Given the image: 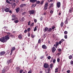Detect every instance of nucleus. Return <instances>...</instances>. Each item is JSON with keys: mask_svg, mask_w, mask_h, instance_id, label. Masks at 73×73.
<instances>
[{"mask_svg": "<svg viewBox=\"0 0 73 73\" xmlns=\"http://www.w3.org/2000/svg\"><path fill=\"white\" fill-rule=\"evenodd\" d=\"M48 3H46L44 6V10L45 11V10H46L48 9Z\"/></svg>", "mask_w": 73, "mask_h": 73, "instance_id": "1", "label": "nucleus"}, {"mask_svg": "<svg viewBox=\"0 0 73 73\" xmlns=\"http://www.w3.org/2000/svg\"><path fill=\"white\" fill-rule=\"evenodd\" d=\"M0 41H1V42H6V40H5V38H4V37H3L2 38H1L0 39Z\"/></svg>", "mask_w": 73, "mask_h": 73, "instance_id": "2", "label": "nucleus"}, {"mask_svg": "<svg viewBox=\"0 0 73 73\" xmlns=\"http://www.w3.org/2000/svg\"><path fill=\"white\" fill-rule=\"evenodd\" d=\"M13 62L12 61V59H10V60H8L7 61V65H9L10 64L12 63Z\"/></svg>", "mask_w": 73, "mask_h": 73, "instance_id": "3", "label": "nucleus"}, {"mask_svg": "<svg viewBox=\"0 0 73 73\" xmlns=\"http://www.w3.org/2000/svg\"><path fill=\"white\" fill-rule=\"evenodd\" d=\"M30 15H33L35 13V10H30L29 11Z\"/></svg>", "mask_w": 73, "mask_h": 73, "instance_id": "4", "label": "nucleus"}, {"mask_svg": "<svg viewBox=\"0 0 73 73\" xmlns=\"http://www.w3.org/2000/svg\"><path fill=\"white\" fill-rule=\"evenodd\" d=\"M5 39L6 40H8L9 39V35H7L5 36L4 37Z\"/></svg>", "mask_w": 73, "mask_h": 73, "instance_id": "5", "label": "nucleus"}, {"mask_svg": "<svg viewBox=\"0 0 73 73\" xmlns=\"http://www.w3.org/2000/svg\"><path fill=\"white\" fill-rule=\"evenodd\" d=\"M61 6V3H60V2H58L56 3V7L58 8H60V6Z\"/></svg>", "mask_w": 73, "mask_h": 73, "instance_id": "6", "label": "nucleus"}, {"mask_svg": "<svg viewBox=\"0 0 73 73\" xmlns=\"http://www.w3.org/2000/svg\"><path fill=\"white\" fill-rule=\"evenodd\" d=\"M5 54V52L4 51H2L0 52V56H2Z\"/></svg>", "mask_w": 73, "mask_h": 73, "instance_id": "7", "label": "nucleus"}, {"mask_svg": "<svg viewBox=\"0 0 73 73\" xmlns=\"http://www.w3.org/2000/svg\"><path fill=\"white\" fill-rule=\"evenodd\" d=\"M49 66V65L47 63H44V67L45 68H48Z\"/></svg>", "mask_w": 73, "mask_h": 73, "instance_id": "8", "label": "nucleus"}, {"mask_svg": "<svg viewBox=\"0 0 73 73\" xmlns=\"http://www.w3.org/2000/svg\"><path fill=\"white\" fill-rule=\"evenodd\" d=\"M52 53H54L55 51L56 50V48H55V47H53L52 48Z\"/></svg>", "mask_w": 73, "mask_h": 73, "instance_id": "9", "label": "nucleus"}, {"mask_svg": "<svg viewBox=\"0 0 73 73\" xmlns=\"http://www.w3.org/2000/svg\"><path fill=\"white\" fill-rule=\"evenodd\" d=\"M42 48L44 49H46L47 48V46L45 44H44L42 46Z\"/></svg>", "mask_w": 73, "mask_h": 73, "instance_id": "10", "label": "nucleus"}, {"mask_svg": "<svg viewBox=\"0 0 73 73\" xmlns=\"http://www.w3.org/2000/svg\"><path fill=\"white\" fill-rule=\"evenodd\" d=\"M25 6H26V4H21L20 5V8H23V7H25Z\"/></svg>", "mask_w": 73, "mask_h": 73, "instance_id": "11", "label": "nucleus"}, {"mask_svg": "<svg viewBox=\"0 0 73 73\" xmlns=\"http://www.w3.org/2000/svg\"><path fill=\"white\" fill-rule=\"evenodd\" d=\"M4 69H5L6 71H7V70H9V66H6L5 67Z\"/></svg>", "mask_w": 73, "mask_h": 73, "instance_id": "12", "label": "nucleus"}, {"mask_svg": "<svg viewBox=\"0 0 73 73\" xmlns=\"http://www.w3.org/2000/svg\"><path fill=\"white\" fill-rule=\"evenodd\" d=\"M18 37L19 39V40L20 39H22V37H22V35H21V34L19 35L18 36Z\"/></svg>", "mask_w": 73, "mask_h": 73, "instance_id": "13", "label": "nucleus"}, {"mask_svg": "<svg viewBox=\"0 0 73 73\" xmlns=\"http://www.w3.org/2000/svg\"><path fill=\"white\" fill-rule=\"evenodd\" d=\"M16 6V3H13V4H11V6L13 8H14Z\"/></svg>", "mask_w": 73, "mask_h": 73, "instance_id": "14", "label": "nucleus"}, {"mask_svg": "<svg viewBox=\"0 0 73 73\" xmlns=\"http://www.w3.org/2000/svg\"><path fill=\"white\" fill-rule=\"evenodd\" d=\"M68 17L66 18V21L64 22V23L65 24H68Z\"/></svg>", "mask_w": 73, "mask_h": 73, "instance_id": "15", "label": "nucleus"}, {"mask_svg": "<svg viewBox=\"0 0 73 73\" xmlns=\"http://www.w3.org/2000/svg\"><path fill=\"white\" fill-rule=\"evenodd\" d=\"M48 29H49V28H48L46 27L44 29V32H48Z\"/></svg>", "mask_w": 73, "mask_h": 73, "instance_id": "16", "label": "nucleus"}, {"mask_svg": "<svg viewBox=\"0 0 73 73\" xmlns=\"http://www.w3.org/2000/svg\"><path fill=\"white\" fill-rule=\"evenodd\" d=\"M16 69L17 70V71L18 73H19V72H20V68L19 67H17L16 68Z\"/></svg>", "mask_w": 73, "mask_h": 73, "instance_id": "17", "label": "nucleus"}, {"mask_svg": "<svg viewBox=\"0 0 73 73\" xmlns=\"http://www.w3.org/2000/svg\"><path fill=\"white\" fill-rule=\"evenodd\" d=\"M16 11V12L17 13H19V11H20V8H17L15 9Z\"/></svg>", "mask_w": 73, "mask_h": 73, "instance_id": "18", "label": "nucleus"}, {"mask_svg": "<svg viewBox=\"0 0 73 73\" xmlns=\"http://www.w3.org/2000/svg\"><path fill=\"white\" fill-rule=\"evenodd\" d=\"M5 11L6 12H8L9 11V9L8 8H6L5 9Z\"/></svg>", "mask_w": 73, "mask_h": 73, "instance_id": "19", "label": "nucleus"}, {"mask_svg": "<svg viewBox=\"0 0 73 73\" xmlns=\"http://www.w3.org/2000/svg\"><path fill=\"white\" fill-rule=\"evenodd\" d=\"M44 1H45L44 0L41 1L40 3V5H43L44 3Z\"/></svg>", "mask_w": 73, "mask_h": 73, "instance_id": "20", "label": "nucleus"}, {"mask_svg": "<svg viewBox=\"0 0 73 73\" xmlns=\"http://www.w3.org/2000/svg\"><path fill=\"white\" fill-rule=\"evenodd\" d=\"M6 70H5L4 68L2 70V73H6Z\"/></svg>", "mask_w": 73, "mask_h": 73, "instance_id": "21", "label": "nucleus"}, {"mask_svg": "<svg viewBox=\"0 0 73 73\" xmlns=\"http://www.w3.org/2000/svg\"><path fill=\"white\" fill-rule=\"evenodd\" d=\"M15 50V47H13L11 49V53H12V52H13V51H14Z\"/></svg>", "mask_w": 73, "mask_h": 73, "instance_id": "22", "label": "nucleus"}, {"mask_svg": "<svg viewBox=\"0 0 73 73\" xmlns=\"http://www.w3.org/2000/svg\"><path fill=\"white\" fill-rule=\"evenodd\" d=\"M30 2L31 3H33V2H35L37 0H30Z\"/></svg>", "mask_w": 73, "mask_h": 73, "instance_id": "23", "label": "nucleus"}, {"mask_svg": "<svg viewBox=\"0 0 73 73\" xmlns=\"http://www.w3.org/2000/svg\"><path fill=\"white\" fill-rule=\"evenodd\" d=\"M64 23L63 22H61L60 24L61 27H62L64 26Z\"/></svg>", "mask_w": 73, "mask_h": 73, "instance_id": "24", "label": "nucleus"}, {"mask_svg": "<svg viewBox=\"0 0 73 73\" xmlns=\"http://www.w3.org/2000/svg\"><path fill=\"white\" fill-rule=\"evenodd\" d=\"M40 1H37L36 0V5L37 4H40Z\"/></svg>", "mask_w": 73, "mask_h": 73, "instance_id": "25", "label": "nucleus"}, {"mask_svg": "<svg viewBox=\"0 0 73 73\" xmlns=\"http://www.w3.org/2000/svg\"><path fill=\"white\" fill-rule=\"evenodd\" d=\"M6 2L8 4H11V3L10 2L8 1V0H6Z\"/></svg>", "mask_w": 73, "mask_h": 73, "instance_id": "26", "label": "nucleus"}, {"mask_svg": "<svg viewBox=\"0 0 73 73\" xmlns=\"http://www.w3.org/2000/svg\"><path fill=\"white\" fill-rule=\"evenodd\" d=\"M38 27H37V26H36V27H35V28H34V32H35V31H36V30H37V28H38Z\"/></svg>", "mask_w": 73, "mask_h": 73, "instance_id": "27", "label": "nucleus"}, {"mask_svg": "<svg viewBox=\"0 0 73 73\" xmlns=\"http://www.w3.org/2000/svg\"><path fill=\"white\" fill-rule=\"evenodd\" d=\"M37 5L36 3H35V4H33L31 6L32 7H35Z\"/></svg>", "mask_w": 73, "mask_h": 73, "instance_id": "28", "label": "nucleus"}, {"mask_svg": "<svg viewBox=\"0 0 73 73\" xmlns=\"http://www.w3.org/2000/svg\"><path fill=\"white\" fill-rule=\"evenodd\" d=\"M72 10H73V9L71 8H70V9L69 10V13H71V12H72Z\"/></svg>", "mask_w": 73, "mask_h": 73, "instance_id": "29", "label": "nucleus"}, {"mask_svg": "<svg viewBox=\"0 0 73 73\" xmlns=\"http://www.w3.org/2000/svg\"><path fill=\"white\" fill-rule=\"evenodd\" d=\"M52 28H51L48 29V32H51V31H52Z\"/></svg>", "mask_w": 73, "mask_h": 73, "instance_id": "30", "label": "nucleus"}, {"mask_svg": "<svg viewBox=\"0 0 73 73\" xmlns=\"http://www.w3.org/2000/svg\"><path fill=\"white\" fill-rule=\"evenodd\" d=\"M68 57L69 59H71L72 58L73 56H72V55H70Z\"/></svg>", "mask_w": 73, "mask_h": 73, "instance_id": "31", "label": "nucleus"}, {"mask_svg": "<svg viewBox=\"0 0 73 73\" xmlns=\"http://www.w3.org/2000/svg\"><path fill=\"white\" fill-rule=\"evenodd\" d=\"M14 22L15 23H19V21L18 20H16L15 21H14Z\"/></svg>", "mask_w": 73, "mask_h": 73, "instance_id": "32", "label": "nucleus"}, {"mask_svg": "<svg viewBox=\"0 0 73 73\" xmlns=\"http://www.w3.org/2000/svg\"><path fill=\"white\" fill-rule=\"evenodd\" d=\"M55 73H57V72H58V68H55Z\"/></svg>", "mask_w": 73, "mask_h": 73, "instance_id": "33", "label": "nucleus"}, {"mask_svg": "<svg viewBox=\"0 0 73 73\" xmlns=\"http://www.w3.org/2000/svg\"><path fill=\"white\" fill-rule=\"evenodd\" d=\"M21 20L23 21H24L25 20V18L24 17H22L21 18Z\"/></svg>", "mask_w": 73, "mask_h": 73, "instance_id": "34", "label": "nucleus"}, {"mask_svg": "<svg viewBox=\"0 0 73 73\" xmlns=\"http://www.w3.org/2000/svg\"><path fill=\"white\" fill-rule=\"evenodd\" d=\"M19 71V73H22L23 72V70L22 69L20 70Z\"/></svg>", "mask_w": 73, "mask_h": 73, "instance_id": "35", "label": "nucleus"}, {"mask_svg": "<svg viewBox=\"0 0 73 73\" xmlns=\"http://www.w3.org/2000/svg\"><path fill=\"white\" fill-rule=\"evenodd\" d=\"M16 16L15 15H14V14H13L12 15V17H13V18H15V17H16Z\"/></svg>", "mask_w": 73, "mask_h": 73, "instance_id": "36", "label": "nucleus"}, {"mask_svg": "<svg viewBox=\"0 0 73 73\" xmlns=\"http://www.w3.org/2000/svg\"><path fill=\"white\" fill-rule=\"evenodd\" d=\"M50 14H52V13H53V10H51L50 11Z\"/></svg>", "mask_w": 73, "mask_h": 73, "instance_id": "37", "label": "nucleus"}, {"mask_svg": "<svg viewBox=\"0 0 73 73\" xmlns=\"http://www.w3.org/2000/svg\"><path fill=\"white\" fill-rule=\"evenodd\" d=\"M53 64L52 63L50 65V68H52L53 67Z\"/></svg>", "mask_w": 73, "mask_h": 73, "instance_id": "38", "label": "nucleus"}, {"mask_svg": "<svg viewBox=\"0 0 73 73\" xmlns=\"http://www.w3.org/2000/svg\"><path fill=\"white\" fill-rule=\"evenodd\" d=\"M53 3H51L50 4V6L49 7V8L50 9V8H51V7H53Z\"/></svg>", "mask_w": 73, "mask_h": 73, "instance_id": "39", "label": "nucleus"}, {"mask_svg": "<svg viewBox=\"0 0 73 73\" xmlns=\"http://www.w3.org/2000/svg\"><path fill=\"white\" fill-rule=\"evenodd\" d=\"M16 19H17V18H12L11 20H12L13 21V20H15Z\"/></svg>", "mask_w": 73, "mask_h": 73, "instance_id": "40", "label": "nucleus"}, {"mask_svg": "<svg viewBox=\"0 0 73 73\" xmlns=\"http://www.w3.org/2000/svg\"><path fill=\"white\" fill-rule=\"evenodd\" d=\"M32 71L31 70H30V71H29L28 72V73H32Z\"/></svg>", "mask_w": 73, "mask_h": 73, "instance_id": "41", "label": "nucleus"}, {"mask_svg": "<svg viewBox=\"0 0 73 73\" xmlns=\"http://www.w3.org/2000/svg\"><path fill=\"white\" fill-rule=\"evenodd\" d=\"M64 33L65 35H67V34H68V31H65L64 32Z\"/></svg>", "mask_w": 73, "mask_h": 73, "instance_id": "42", "label": "nucleus"}, {"mask_svg": "<svg viewBox=\"0 0 73 73\" xmlns=\"http://www.w3.org/2000/svg\"><path fill=\"white\" fill-rule=\"evenodd\" d=\"M38 44H40V43H41V39H40L38 40Z\"/></svg>", "mask_w": 73, "mask_h": 73, "instance_id": "43", "label": "nucleus"}, {"mask_svg": "<svg viewBox=\"0 0 73 73\" xmlns=\"http://www.w3.org/2000/svg\"><path fill=\"white\" fill-rule=\"evenodd\" d=\"M47 58L48 60H50L51 58V57L50 56L47 57Z\"/></svg>", "mask_w": 73, "mask_h": 73, "instance_id": "44", "label": "nucleus"}, {"mask_svg": "<svg viewBox=\"0 0 73 73\" xmlns=\"http://www.w3.org/2000/svg\"><path fill=\"white\" fill-rule=\"evenodd\" d=\"M27 31L28 32H29V31H31V28H28L27 29Z\"/></svg>", "mask_w": 73, "mask_h": 73, "instance_id": "45", "label": "nucleus"}, {"mask_svg": "<svg viewBox=\"0 0 73 73\" xmlns=\"http://www.w3.org/2000/svg\"><path fill=\"white\" fill-rule=\"evenodd\" d=\"M34 23H32L31 25H30V27H32L34 25Z\"/></svg>", "mask_w": 73, "mask_h": 73, "instance_id": "46", "label": "nucleus"}, {"mask_svg": "<svg viewBox=\"0 0 73 73\" xmlns=\"http://www.w3.org/2000/svg\"><path fill=\"white\" fill-rule=\"evenodd\" d=\"M26 13V12H24L22 13V15H25Z\"/></svg>", "mask_w": 73, "mask_h": 73, "instance_id": "47", "label": "nucleus"}, {"mask_svg": "<svg viewBox=\"0 0 73 73\" xmlns=\"http://www.w3.org/2000/svg\"><path fill=\"white\" fill-rule=\"evenodd\" d=\"M62 50V49H60V48H58V52H60Z\"/></svg>", "mask_w": 73, "mask_h": 73, "instance_id": "48", "label": "nucleus"}, {"mask_svg": "<svg viewBox=\"0 0 73 73\" xmlns=\"http://www.w3.org/2000/svg\"><path fill=\"white\" fill-rule=\"evenodd\" d=\"M50 68L49 67L47 69V71L48 72H50Z\"/></svg>", "mask_w": 73, "mask_h": 73, "instance_id": "49", "label": "nucleus"}, {"mask_svg": "<svg viewBox=\"0 0 73 73\" xmlns=\"http://www.w3.org/2000/svg\"><path fill=\"white\" fill-rule=\"evenodd\" d=\"M59 44V43L58 42H56V45L57 46H58V44Z\"/></svg>", "mask_w": 73, "mask_h": 73, "instance_id": "50", "label": "nucleus"}, {"mask_svg": "<svg viewBox=\"0 0 73 73\" xmlns=\"http://www.w3.org/2000/svg\"><path fill=\"white\" fill-rule=\"evenodd\" d=\"M54 28H55V26H53L52 27V29L53 30V29H54Z\"/></svg>", "mask_w": 73, "mask_h": 73, "instance_id": "51", "label": "nucleus"}, {"mask_svg": "<svg viewBox=\"0 0 73 73\" xmlns=\"http://www.w3.org/2000/svg\"><path fill=\"white\" fill-rule=\"evenodd\" d=\"M70 64H71V65H73V61H72V60H71V61H70Z\"/></svg>", "mask_w": 73, "mask_h": 73, "instance_id": "52", "label": "nucleus"}, {"mask_svg": "<svg viewBox=\"0 0 73 73\" xmlns=\"http://www.w3.org/2000/svg\"><path fill=\"white\" fill-rule=\"evenodd\" d=\"M60 58H58L57 59V61L58 62H60Z\"/></svg>", "mask_w": 73, "mask_h": 73, "instance_id": "53", "label": "nucleus"}, {"mask_svg": "<svg viewBox=\"0 0 73 73\" xmlns=\"http://www.w3.org/2000/svg\"><path fill=\"white\" fill-rule=\"evenodd\" d=\"M31 21H29L28 23V25H30L31 24Z\"/></svg>", "mask_w": 73, "mask_h": 73, "instance_id": "54", "label": "nucleus"}, {"mask_svg": "<svg viewBox=\"0 0 73 73\" xmlns=\"http://www.w3.org/2000/svg\"><path fill=\"white\" fill-rule=\"evenodd\" d=\"M55 62H56V60L54 59L53 60V63H55Z\"/></svg>", "mask_w": 73, "mask_h": 73, "instance_id": "55", "label": "nucleus"}, {"mask_svg": "<svg viewBox=\"0 0 73 73\" xmlns=\"http://www.w3.org/2000/svg\"><path fill=\"white\" fill-rule=\"evenodd\" d=\"M54 46H55V47H56V48H57V46H56V44H54Z\"/></svg>", "mask_w": 73, "mask_h": 73, "instance_id": "56", "label": "nucleus"}, {"mask_svg": "<svg viewBox=\"0 0 73 73\" xmlns=\"http://www.w3.org/2000/svg\"><path fill=\"white\" fill-rule=\"evenodd\" d=\"M67 72L68 73H70V70H68L67 71Z\"/></svg>", "mask_w": 73, "mask_h": 73, "instance_id": "57", "label": "nucleus"}, {"mask_svg": "<svg viewBox=\"0 0 73 73\" xmlns=\"http://www.w3.org/2000/svg\"><path fill=\"white\" fill-rule=\"evenodd\" d=\"M67 35H66L64 36V38H66V39L67 38Z\"/></svg>", "mask_w": 73, "mask_h": 73, "instance_id": "58", "label": "nucleus"}, {"mask_svg": "<svg viewBox=\"0 0 73 73\" xmlns=\"http://www.w3.org/2000/svg\"><path fill=\"white\" fill-rule=\"evenodd\" d=\"M27 32V30H25L24 31V33H26Z\"/></svg>", "mask_w": 73, "mask_h": 73, "instance_id": "59", "label": "nucleus"}, {"mask_svg": "<svg viewBox=\"0 0 73 73\" xmlns=\"http://www.w3.org/2000/svg\"><path fill=\"white\" fill-rule=\"evenodd\" d=\"M28 37H29V36H30V33L29 32L28 33Z\"/></svg>", "mask_w": 73, "mask_h": 73, "instance_id": "60", "label": "nucleus"}, {"mask_svg": "<svg viewBox=\"0 0 73 73\" xmlns=\"http://www.w3.org/2000/svg\"><path fill=\"white\" fill-rule=\"evenodd\" d=\"M40 59H42L44 58V56H41L40 58Z\"/></svg>", "mask_w": 73, "mask_h": 73, "instance_id": "61", "label": "nucleus"}, {"mask_svg": "<svg viewBox=\"0 0 73 73\" xmlns=\"http://www.w3.org/2000/svg\"><path fill=\"white\" fill-rule=\"evenodd\" d=\"M34 21L35 23H36L37 22V20L35 19L34 20Z\"/></svg>", "mask_w": 73, "mask_h": 73, "instance_id": "62", "label": "nucleus"}, {"mask_svg": "<svg viewBox=\"0 0 73 73\" xmlns=\"http://www.w3.org/2000/svg\"><path fill=\"white\" fill-rule=\"evenodd\" d=\"M10 36L11 37H14V35H10Z\"/></svg>", "mask_w": 73, "mask_h": 73, "instance_id": "63", "label": "nucleus"}, {"mask_svg": "<svg viewBox=\"0 0 73 73\" xmlns=\"http://www.w3.org/2000/svg\"><path fill=\"white\" fill-rule=\"evenodd\" d=\"M34 35H33L32 34L31 35V37H32V38H33L34 37Z\"/></svg>", "mask_w": 73, "mask_h": 73, "instance_id": "64", "label": "nucleus"}]
</instances>
